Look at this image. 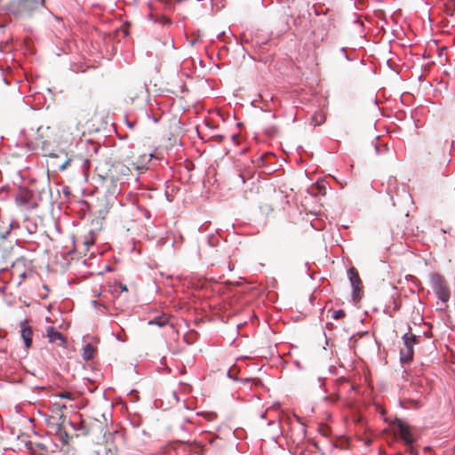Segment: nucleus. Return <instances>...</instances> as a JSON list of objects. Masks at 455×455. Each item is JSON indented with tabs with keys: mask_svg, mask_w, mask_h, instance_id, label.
I'll return each instance as SVG.
<instances>
[{
	"mask_svg": "<svg viewBox=\"0 0 455 455\" xmlns=\"http://www.w3.org/2000/svg\"><path fill=\"white\" fill-rule=\"evenodd\" d=\"M36 133L37 145L41 146L45 155L55 157L56 155L52 151L53 148L62 152L68 150L82 132L78 124L72 121L58 126L41 125Z\"/></svg>",
	"mask_w": 455,
	"mask_h": 455,
	"instance_id": "obj_1",
	"label": "nucleus"
},
{
	"mask_svg": "<svg viewBox=\"0 0 455 455\" xmlns=\"http://www.w3.org/2000/svg\"><path fill=\"white\" fill-rule=\"evenodd\" d=\"M63 409H66L65 404H60L58 403H53L52 411L54 415H52L48 419V425H51L55 428L56 435L60 441H61L62 443L67 444L69 441V435L63 428V425L66 421V416L62 413Z\"/></svg>",
	"mask_w": 455,
	"mask_h": 455,
	"instance_id": "obj_2",
	"label": "nucleus"
},
{
	"mask_svg": "<svg viewBox=\"0 0 455 455\" xmlns=\"http://www.w3.org/2000/svg\"><path fill=\"white\" fill-rule=\"evenodd\" d=\"M430 284L433 291L442 302L447 303L450 300L451 290L442 275L438 274L431 275Z\"/></svg>",
	"mask_w": 455,
	"mask_h": 455,
	"instance_id": "obj_3",
	"label": "nucleus"
},
{
	"mask_svg": "<svg viewBox=\"0 0 455 455\" xmlns=\"http://www.w3.org/2000/svg\"><path fill=\"white\" fill-rule=\"evenodd\" d=\"M126 98L127 101L129 100L131 104L136 103L139 106L138 109H140L148 98V89L146 84H134L131 85L126 90Z\"/></svg>",
	"mask_w": 455,
	"mask_h": 455,
	"instance_id": "obj_4",
	"label": "nucleus"
},
{
	"mask_svg": "<svg viewBox=\"0 0 455 455\" xmlns=\"http://www.w3.org/2000/svg\"><path fill=\"white\" fill-rule=\"evenodd\" d=\"M155 156L154 153H132L127 159L128 164L135 171L144 172L149 168V163Z\"/></svg>",
	"mask_w": 455,
	"mask_h": 455,
	"instance_id": "obj_5",
	"label": "nucleus"
},
{
	"mask_svg": "<svg viewBox=\"0 0 455 455\" xmlns=\"http://www.w3.org/2000/svg\"><path fill=\"white\" fill-rule=\"evenodd\" d=\"M403 347L400 351V358L403 363H408L413 357V345L419 342V337L411 332L405 333L403 337Z\"/></svg>",
	"mask_w": 455,
	"mask_h": 455,
	"instance_id": "obj_6",
	"label": "nucleus"
},
{
	"mask_svg": "<svg viewBox=\"0 0 455 455\" xmlns=\"http://www.w3.org/2000/svg\"><path fill=\"white\" fill-rule=\"evenodd\" d=\"M108 292L113 298L114 307L119 309L121 311L124 310V304L122 302H117L118 299L122 297L123 293H124L123 297V300H127V293L128 288L126 284H124L120 282H115L108 287Z\"/></svg>",
	"mask_w": 455,
	"mask_h": 455,
	"instance_id": "obj_7",
	"label": "nucleus"
},
{
	"mask_svg": "<svg viewBox=\"0 0 455 455\" xmlns=\"http://www.w3.org/2000/svg\"><path fill=\"white\" fill-rule=\"evenodd\" d=\"M347 274L353 287V297L355 299L363 289V283L360 279L358 271L355 267H351Z\"/></svg>",
	"mask_w": 455,
	"mask_h": 455,
	"instance_id": "obj_8",
	"label": "nucleus"
},
{
	"mask_svg": "<svg viewBox=\"0 0 455 455\" xmlns=\"http://www.w3.org/2000/svg\"><path fill=\"white\" fill-rule=\"evenodd\" d=\"M396 427L400 437L405 442V443L412 444L414 438L410 426L402 420H398Z\"/></svg>",
	"mask_w": 455,
	"mask_h": 455,
	"instance_id": "obj_9",
	"label": "nucleus"
},
{
	"mask_svg": "<svg viewBox=\"0 0 455 455\" xmlns=\"http://www.w3.org/2000/svg\"><path fill=\"white\" fill-rule=\"evenodd\" d=\"M20 335L26 348H29L32 345L33 331L27 321L20 323Z\"/></svg>",
	"mask_w": 455,
	"mask_h": 455,
	"instance_id": "obj_10",
	"label": "nucleus"
},
{
	"mask_svg": "<svg viewBox=\"0 0 455 455\" xmlns=\"http://www.w3.org/2000/svg\"><path fill=\"white\" fill-rule=\"evenodd\" d=\"M110 437L112 439L111 443H109L108 438L107 439V442H106L108 447L106 449L105 455H118L119 448H118V445L115 443V442L117 439H122V434H120L118 432H115L110 435Z\"/></svg>",
	"mask_w": 455,
	"mask_h": 455,
	"instance_id": "obj_11",
	"label": "nucleus"
},
{
	"mask_svg": "<svg viewBox=\"0 0 455 455\" xmlns=\"http://www.w3.org/2000/svg\"><path fill=\"white\" fill-rule=\"evenodd\" d=\"M46 335L49 339V342H51V343L60 341V343H59L60 346L65 344V339L62 336V334L60 332L57 331L53 327L47 328Z\"/></svg>",
	"mask_w": 455,
	"mask_h": 455,
	"instance_id": "obj_12",
	"label": "nucleus"
},
{
	"mask_svg": "<svg viewBox=\"0 0 455 455\" xmlns=\"http://www.w3.org/2000/svg\"><path fill=\"white\" fill-rule=\"evenodd\" d=\"M95 348L92 344H86L83 348V358L84 360H91L95 353Z\"/></svg>",
	"mask_w": 455,
	"mask_h": 455,
	"instance_id": "obj_13",
	"label": "nucleus"
},
{
	"mask_svg": "<svg viewBox=\"0 0 455 455\" xmlns=\"http://www.w3.org/2000/svg\"><path fill=\"white\" fill-rule=\"evenodd\" d=\"M74 428L76 430L81 431L82 435H87L91 432L90 428L87 427L85 420H81L79 422V427H74Z\"/></svg>",
	"mask_w": 455,
	"mask_h": 455,
	"instance_id": "obj_14",
	"label": "nucleus"
},
{
	"mask_svg": "<svg viewBox=\"0 0 455 455\" xmlns=\"http://www.w3.org/2000/svg\"><path fill=\"white\" fill-rule=\"evenodd\" d=\"M325 116H312L310 118L311 124L315 127L323 124L326 120Z\"/></svg>",
	"mask_w": 455,
	"mask_h": 455,
	"instance_id": "obj_15",
	"label": "nucleus"
},
{
	"mask_svg": "<svg viewBox=\"0 0 455 455\" xmlns=\"http://www.w3.org/2000/svg\"><path fill=\"white\" fill-rule=\"evenodd\" d=\"M103 182L106 186H108V183L113 185V193L118 190L117 185L116 183V180H114L113 175H107L106 177H103Z\"/></svg>",
	"mask_w": 455,
	"mask_h": 455,
	"instance_id": "obj_16",
	"label": "nucleus"
},
{
	"mask_svg": "<svg viewBox=\"0 0 455 455\" xmlns=\"http://www.w3.org/2000/svg\"><path fill=\"white\" fill-rule=\"evenodd\" d=\"M346 315V313L343 309L334 310L331 312V318L335 320H339L344 318Z\"/></svg>",
	"mask_w": 455,
	"mask_h": 455,
	"instance_id": "obj_17",
	"label": "nucleus"
},
{
	"mask_svg": "<svg viewBox=\"0 0 455 455\" xmlns=\"http://www.w3.org/2000/svg\"><path fill=\"white\" fill-rule=\"evenodd\" d=\"M131 116H124V122L131 129L133 130L136 125V120H130Z\"/></svg>",
	"mask_w": 455,
	"mask_h": 455,
	"instance_id": "obj_18",
	"label": "nucleus"
},
{
	"mask_svg": "<svg viewBox=\"0 0 455 455\" xmlns=\"http://www.w3.org/2000/svg\"><path fill=\"white\" fill-rule=\"evenodd\" d=\"M72 161L71 157H68L63 163L57 164V167L60 171H64Z\"/></svg>",
	"mask_w": 455,
	"mask_h": 455,
	"instance_id": "obj_19",
	"label": "nucleus"
},
{
	"mask_svg": "<svg viewBox=\"0 0 455 455\" xmlns=\"http://www.w3.org/2000/svg\"><path fill=\"white\" fill-rule=\"evenodd\" d=\"M57 395L60 398L68 399V400H72L73 396H74V395L68 391L60 392Z\"/></svg>",
	"mask_w": 455,
	"mask_h": 455,
	"instance_id": "obj_20",
	"label": "nucleus"
},
{
	"mask_svg": "<svg viewBox=\"0 0 455 455\" xmlns=\"http://www.w3.org/2000/svg\"><path fill=\"white\" fill-rule=\"evenodd\" d=\"M315 189L317 190L318 194L325 196V194H326V188H325L324 184H323V183H316L315 184Z\"/></svg>",
	"mask_w": 455,
	"mask_h": 455,
	"instance_id": "obj_21",
	"label": "nucleus"
},
{
	"mask_svg": "<svg viewBox=\"0 0 455 455\" xmlns=\"http://www.w3.org/2000/svg\"><path fill=\"white\" fill-rule=\"evenodd\" d=\"M204 108L202 104H196L193 107V111L195 114H199L201 111H204Z\"/></svg>",
	"mask_w": 455,
	"mask_h": 455,
	"instance_id": "obj_22",
	"label": "nucleus"
},
{
	"mask_svg": "<svg viewBox=\"0 0 455 455\" xmlns=\"http://www.w3.org/2000/svg\"><path fill=\"white\" fill-rule=\"evenodd\" d=\"M407 451L411 455H418L417 451L412 447L411 444H407Z\"/></svg>",
	"mask_w": 455,
	"mask_h": 455,
	"instance_id": "obj_23",
	"label": "nucleus"
},
{
	"mask_svg": "<svg viewBox=\"0 0 455 455\" xmlns=\"http://www.w3.org/2000/svg\"><path fill=\"white\" fill-rule=\"evenodd\" d=\"M149 323H156V324H158V325H160V326H163V325H164V324H165L166 321L158 322V321H156V320H155L154 322H149Z\"/></svg>",
	"mask_w": 455,
	"mask_h": 455,
	"instance_id": "obj_24",
	"label": "nucleus"
},
{
	"mask_svg": "<svg viewBox=\"0 0 455 455\" xmlns=\"http://www.w3.org/2000/svg\"><path fill=\"white\" fill-rule=\"evenodd\" d=\"M92 303H93L94 305H101V306H103L105 308H107V307H106L105 305L101 304V303H100V302H99V301L93 300V302H92Z\"/></svg>",
	"mask_w": 455,
	"mask_h": 455,
	"instance_id": "obj_25",
	"label": "nucleus"
},
{
	"mask_svg": "<svg viewBox=\"0 0 455 455\" xmlns=\"http://www.w3.org/2000/svg\"><path fill=\"white\" fill-rule=\"evenodd\" d=\"M152 117H153V122H154V123H157L158 119H157V118H156V116H152Z\"/></svg>",
	"mask_w": 455,
	"mask_h": 455,
	"instance_id": "obj_26",
	"label": "nucleus"
},
{
	"mask_svg": "<svg viewBox=\"0 0 455 455\" xmlns=\"http://www.w3.org/2000/svg\"><path fill=\"white\" fill-rule=\"evenodd\" d=\"M95 296L96 297H100V291H95Z\"/></svg>",
	"mask_w": 455,
	"mask_h": 455,
	"instance_id": "obj_27",
	"label": "nucleus"
},
{
	"mask_svg": "<svg viewBox=\"0 0 455 455\" xmlns=\"http://www.w3.org/2000/svg\"><path fill=\"white\" fill-rule=\"evenodd\" d=\"M85 243H86L87 245H90V244H92V242H90V243H89V242H85Z\"/></svg>",
	"mask_w": 455,
	"mask_h": 455,
	"instance_id": "obj_28",
	"label": "nucleus"
}]
</instances>
